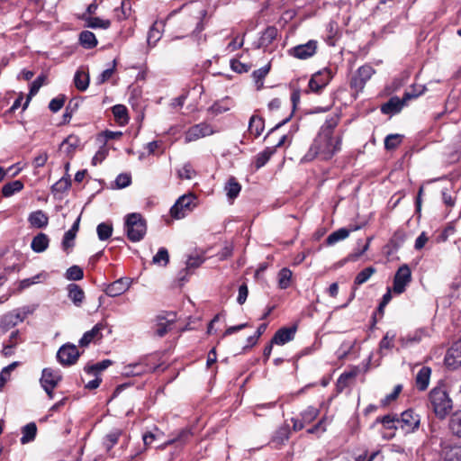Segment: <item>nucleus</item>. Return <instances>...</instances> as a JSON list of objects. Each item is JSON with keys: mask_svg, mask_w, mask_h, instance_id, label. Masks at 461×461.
I'll use <instances>...</instances> for the list:
<instances>
[{"mask_svg": "<svg viewBox=\"0 0 461 461\" xmlns=\"http://www.w3.org/2000/svg\"><path fill=\"white\" fill-rule=\"evenodd\" d=\"M340 138L335 139L331 135L319 132L302 160L310 162L315 158L328 160L340 149Z\"/></svg>", "mask_w": 461, "mask_h": 461, "instance_id": "1", "label": "nucleus"}, {"mask_svg": "<svg viewBox=\"0 0 461 461\" xmlns=\"http://www.w3.org/2000/svg\"><path fill=\"white\" fill-rule=\"evenodd\" d=\"M429 401L434 413L439 419H444L452 410V401L443 388H433L429 393Z\"/></svg>", "mask_w": 461, "mask_h": 461, "instance_id": "2", "label": "nucleus"}, {"mask_svg": "<svg viewBox=\"0 0 461 461\" xmlns=\"http://www.w3.org/2000/svg\"><path fill=\"white\" fill-rule=\"evenodd\" d=\"M125 230L131 241H140L146 234V221L140 213H131L125 220Z\"/></svg>", "mask_w": 461, "mask_h": 461, "instance_id": "3", "label": "nucleus"}, {"mask_svg": "<svg viewBox=\"0 0 461 461\" xmlns=\"http://www.w3.org/2000/svg\"><path fill=\"white\" fill-rule=\"evenodd\" d=\"M196 196L193 194H183L170 208V215L176 220L185 218L196 206Z\"/></svg>", "mask_w": 461, "mask_h": 461, "instance_id": "4", "label": "nucleus"}, {"mask_svg": "<svg viewBox=\"0 0 461 461\" xmlns=\"http://www.w3.org/2000/svg\"><path fill=\"white\" fill-rule=\"evenodd\" d=\"M423 93H425L424 86H422V88L418 93H404L402 99L398 96L391 97L385 104L382 105L381 112L384 114L398 113L405 105L406 102L419 97Z\"/></svg>", "mask_w": 461, "mask_h": 461, "instance_id": "5", "label": "nucleus"}, {"mask_svg": "<svg viewBox=\"0 0 461 461\" xmlns=\"http://www.w3.org/2000/svg\"><path fill=\"white\" fill-rule=\"evenodd\" d=\"M375 74V69L369 65H364L358 68L357 73L353 76L350 80V87L357 94L361 92L366 82L372 77Z\"/></svg>", "mask_w": 461, "mask_h": 461, "instance_id": "6", "label": "nucleus"}, {"mask_svg": "<svg viewBox=\"0 0 461 461\" xmlns=\"http://www.w3.org/2000/svg\"><path fill=\"white\" fill-rule=\"evenodd\" d=\"M411 281V271L409 266L404 264L398 268L394 275L393 292L396 294H402Z\"/></svg>", "mask_w": 461, "mask_h": 461, "instance_id": "7", "label": "nucleus"}, {"mask_svg": "<svg viewBox=\"0 0 461 461\" xmlns=\"http://www.w3.org/2000/svg\"><path fill=\"white\" fill-rule=\"evenodd\" d=\"M215 132L213 127L207 122H200L190 127L185 132V142L190 143L201 138L212 135Z\"/></svg>", "mask_w": 461, "mask_h": 461, "instance_id": "8", "label": "nucleus"}, {"mask_svg": "<svg viewBox=\"0 0 461 461\" xmlns=\"http://www.w3.org/2000/svg\"><path fill=\"white\" fill-rule=\"evenodd\" d=\"M420 423V415L411 409L404 411L402 412L401 417H398L399 426L407 433L414 432L418 429Z\"/></svg>", "mask_w": 461, "mask_h": 461, "instance_id": "9", "label": "nucleus"}, {"mask_svg": "<svg viewBox=\"0 0 461 461\" xmlns=\"http://www.w3.org/2000/svg\"><path fill=\"white\" fill-rule=\"evenodd\" d=\"M80 353L74 344H65L59 348L57 352V359L62 366L74 365Z\"/></svg>", "mask_w": 461, "mask_h": 461, "instance_id": "10", "label": "nucleus"}, {"mask_svg": "<svg viewBox=\"0 0 461 461\" xmlns=\"http://www.w3.org/2000/svg\"><path fill=\"white\" fill-rule=\"evenodd\" d=\"M318 48V42L314 40H310L304 44H300L288 50V54L298 59H307L312 57Z\"/></svg>", "mask_w": 461, "mask_h": 461, "instance_id": "11", "label": "nucleus"}, {"mask_svg": "<svg viewBox=\"0 0 461 461\" xmlns=\"http://www.w3.org/2000/svg\"><path fill=\"white\" fill-rule=\"evenodd\" d=\"M332 78V73L329 68H324L313 74L309 81V88L313 93H320Z\"/></svg>", "mask_w": 461, "mask_h": 461, "instance_id": "12", "label": "nucleus"}, {"mask_svg": "<svg viewBox=\"0 0 461 461\" xmlns=\"http://www.w3.org/2000/svg\"><path fill=\"white\" fill-rule=\"evenodd\" d=\"M375 423H382L385 429L390 430L391 432L384 434L383 438L385 439H391L394 437V431L399 426L398 416L395 414H387L383 417H377Z\"/></svg>", "mask_w": 461, "mask_h": 461, "instance_id": "13", "label": "nucleus"}, {"mask_svg": "<svg viewBox=\"0 0 461 461\" xmlns=\"http://www.w3.org/2000/svg\"><path fill=\"white\" fill-rule=\"evenodd\" d=\"M445 365L452 370L457 369L461 366V349L458 342H456L447 350L445 357Z\"/></svg>", "mask_w": 461, "mask_h": 461, "instance_id": "14", "label": "nucleus"}, {"mask_svg": "<svg viewBox=\"0 0 461 461\" xmlns=\"http://www.w3.org/2000/svg\"><path fill=\"white\" fill-rule=\"evenodd\" d=\"M131 284L129 278H119L107 286L105 294L111 297L119 296L130 288Z\"/></svg>", "mask_w": 461, "mask_h": 461, "instance_id": "15", "label": "nucleus"}, {"mask_svg": "<svg viewBox=\"0 0 461 461\" xmlns=\"http://www.w3.org/2000/svg\"><path fill=\"white\" fill-rule=\"evenodd\" d=\"M295 332V327L281 328L275 333L272 339V343L276 345H284L294 339Z\"/></svg>", "mask_w": 461, "mask_h": 461, "instance_id": "16", "label": "nucleus"}, {"mask_svg": "<svg viewBox=\"0 0 461 461\" xmlns=\"http://www.w3.org/2000/svg\"><path fill=\"white\" fill-rule=\"evenodd\" d=\"M61 375L59 371L51 368H44L40 379L41 385L57 386L61 381Z\"/></svg>", "mask_w": 461, "mask_h": 461, "instance_id": "17", "label": "nucleus"}, {"mask_svg": "<svg viewBox=\"0 0 461 461\" xmlns=\"http://www.w3.org/2000/svg\"><path fill=\"white\" fill-rule=\"evenodd\" d=\"M103 324L98 323L95 325L92 330L84 333L83 337L79 340V345L81 347H86L91 342L101 339V331L103 330Z\"/></svg>", "mask_w": 461, "mask_h": 461, "instance_id": "18", "label": "nucleus"}, {"mask_svg": "<svg viewBox=\"0 0 461 461\" xmlns=\"http://www.w3.org/2000/svg\"><path fill=\"white\" fill-rule=\"evenodd\" d=\"M175 317V313L167 314V318L163 316H158V322L155 328L156 335H158V337L165 336L167 333L168 330L170 329V326L173 324Z\"/></svg>", "mask_w": 461, "mask_h": 461, "instance_id": "19", "label": "nucleus"}, {"mask_svg": "<svg viewBox=\"0 0 461 461\" xmlns=\"http://www.w3.org/2000/svg\"><path fill=\"white\" fill-rule=\"evenodd\" d=\"M156 367L149 366L148 364L140 361L134 364H130L124 367V373L127 375H141L145 373L153 372Z\"/></svg>", "mask_w": 461, "mask_h": 461, "instance_id": "20", "label": "nucleus"}, {"mask_svg": "<svg viewBox=\"0 0 461 461\" xmlns=\"http://www.w3.org/2000/svg\"><path fill=\"white\" fill-rule=\"evenodd\" d=\"M404 239L405 237L402 232L396 231L390 239L388 243L384 246V253L387 256H391L393 253H395L399 249V248L403 244Z\"/></svg>", "mask_w": 461, "mask_h": 461, "instance_id": "21", "label": "nucleus"}, {"mask_svg": "<svg viewBox=\"0 0 461 461\" xmlns=\"http://www.w3.org/2000/svg\"><path fill=\"white\" fill-rule=\"evenodd\" d=\"M122 435V429L120 428H113L103 438V446L109 452L119 441L120 437Z\"/></svg>", "mask_w": 461, "mask_h": 461, "instance_id": "22", "label": "nucleus"}, {"mask_svg": "<svg viewBox=\"0 0 461 461\" xmlns=\"http://www.w3.org/2000/svg\"><path fill=\"white\" fill-rule=\"evenodd\" d=\"M67 290L68 298L76 306L79 307L85 300V293L83 289L77 284H69Z\"/></svg>", "mask_w": 461, "mask_h": 461, "instance_id": "23", "label": "nucleus"}, {"mask_svg": "<svg viewBox=\"0 0 461 461\" xmlns=\"http://www.w3.org/2000/svg\"><path fill=\"white\" fill-rule=\"evenodd\" d=\"M28 221L32 227L41 229L48 225L49 218L44 212L38 210L29 215Z\"/></svg>", "mask_w": 461, "mask_h": 461, "instance_id": "24", "label": "nucleus"}, {"mask_svg": "<svg viewBox=\"0 0 461 461\" xmlns=\"http://www.w3.org/2000/svg\"><path fill=\"white\" fill-rule=\"evenodd\" d=\"M50 243V239L45 233L37 234L32 240L31 248L36 253H41L45 251Z\"/></svg>", "mask_w": 461, "mask_h": 461, "instance_id": "25", "label": "nucleus"}, {"mask_svg": "<svg viewBox=\"0 0 461 461\" xmlns=\"http://www.w3.org/2000/svg\"><path fill=\"white\" fill-rule=\"evenodd\" d=\"M163 27L164 24L161 22H155L150 27L147 37L148 44L150 47H154L156 43L160 40Z\"/></svg>", "mask_w": 461, "mask_h": 461, "instance_id": "26", "label": "nucleus"}, {"mask_svg": "<svg viewBox=\"0 0 461 461\" xmlns=\"http://www.w3.org/2000/svg\"><path fill=\"white\" fill-rule=\"evenodd\" d=\"M426 335L424 330H417L411 333L407 334L404 337L400 338L399 341L402 347L406 348L411 345L419 343L421 341L422 338Z\"/></svg>", "mask_w": 461, "mask_h": 461, "instance_id": "27", "label": "nucleus"}, {"mask_svg": "<svg viewBox=\"0 0 461 461\" xmlns=\"http://www.w3.org/2000/svg\"><path fill=\"white\" fill-rule=\"evenodd\" d=\"M431 375V369L428 366H423L420 369L416 375V385L419 390L424 391L428 388L429 384V378Z\"/></svg>", "mask_w": 461, "mask_h": 461, "instance_id": "28", "label": "nucleus"}, {"mask_svg": "<svg viewBox=\"0 0 461 461\" xmlns=\"http://www.w3.org/2000/svg\"><path fill=\"white\" fill-rule=\"evenodd\" d=\"M358 230V227H355L354 229H351V230H348L346 228H340V229L333 231L332 233H330L328 236V238L326 240V243L329 246H332V245L336 244L337 242L347 239L348 237V235L350 234V232L352 230Z\"/></svg>", "mask_w": 461, "mask_h": 461, "instance_id": "29", "label": "nucleus"}, {"mask_svg": "<svg viewBox=\"0 0 461 461\" xmlns=\"http://www.w3.org/2000/svg\"><path fill=\"white\" fill-rule=\"evenodd\" d=\"M82 19L86 23V26L92 29H108L111 25V22L108 19L86 16V14H83Z\"/></svg>", "mask_w": 461, "mask_h": 461, "instance_id": "30", "label": "nucleus"}, {"mask_svg": "<svg viewBox=\"0 0 461 461\" xmlns=\"http://www.w3.org/2000/svg\"><path fill=\"white\" fill-rule=\"evenodd\" d=\"M278 31L274 26L267 27L261 34L258 41L259 48L268 47L276 38Z\"/></svg>", "mask_w": 461, "mask_h": 461, "instance_id": "31", "label": "nucleus"}, {"mask_svg": "<svg viewBox=\"0 0 461 461\" xmlns=\"http://www.w3.org/2000/svg\"><path fill=\"white\" fill-rule=\"evenodd\" d=\"M21 443L23 445L34 440L37 434V426L34 422H30L22 428Z\"/></svg>", "mask_w": 461, "mask_h": 461, "instance_id": "32", "label": "nucleus"}, {"mask_svg": "<svg viewBox=\"0 0 461 461\" xmlns=\"http://www.w3.org/2000/svg\"><path fill=\"white\" fill-rule=\"evenodd\" d=\"M264 128V119L258 115H252L249 123V131L250 133L255 137H258L263 132Z\"/></svg>", "mask_w": 461, "mask_h": 461, "instance_id": "33", "label": "nucleus"}, {"mask_svg": "<svg viewBox=\"0 0 461 461\" xmlns=\"http://www.w3.org/2000/svg\"><path fill=\"white\" fill-rule=\"evenodd\" d=\"M232 105V101L230 98L226 97L225 99H222L221 101L215 102L209 109L208 111L212 113L213 115H218L222 113H225L230 109Z\"/></svg>", "mask_w": 461, "mask_h": 461, "instance_id": "34", "label": "nucleus"}, {"mask_svg": "<svg viewBox=\"0 0 461 461\" xmlns=\"http://www.w3.org/2000/svg\"><path fill=\"white\" fill-rule=\"evenodd\" d=\"M79 145V140L76 136H68L67 139H65L61 145H60V150L64 153H66L68 156H70L74 153L76 149Z\"/></svg>", "mask_w": 461, "mask_h": 461, "instance_id": "35", "label": "nucleus"}, {"mask_svg": "<svg viewBox=\"0 0 461 461\" xmlns=\"http://www.w3.org/2000/svg\"><path fill=\"white\" fill-rule=\"evenodd\" d=\"M192 436H193V432H192L191 429H187V428L183 429L177 433V435L175 438H170L163 446H161V448H164L167 446L172 445L176 442L185 444L192 438Z\"/></svg>", "mask_w": 461, "mask_h": 461, "instance_id": "36", "label": "nucleus"}, {"mask_svg": "<svg viewBox=\"0 0 461 461\" xmlns=\"http://www.w3.org/2000/svg\"><path fill=\"white\" fill-rule=\"evenodd\" d=\"M23 188V183L21 180H14L6 183L2 187V194L5 197H10Z\"/></svg>", "mask_w": 461, "mask_h": 461, "instance_id": "37", "label": "nucleus"}, {"mask_svg": "<svg viewBox=\"0 0 461 461\" xmlns=\"http://www.w3.org/2000/svg\"><path fill=\"white\" fill-rule=\"evenodd\" d=\"M79 41L86 49H93L97 45L95 35L90 31H83L79 34Z\"/></svg>", "mask_w": 461, "mask_h": 461, "instance_id": "38", "label": "nucleus"}, {"mask_svg": "<svg viewBox=\"0 0 461 461\" xmlns=\"http://www.w3.org/2000/svg\"><path fill=\"white\" fill-rule=\"evenodd\" d=\"M339 121V117L337 114L329 116L324 124L321 127L320 133H325L327 135L333 136V131L337 127Z\"/></svg>", "mask_w": 461, "mask_h": 461, "instance_id": "39", "label": "nucleus"}, {"mask_svg": "<svg viewBox=\"0 0 461 461\" xmlns=\"http://www.w3.org/2000/svg\"><path fill=\"white\" fill-rule=\"evenodd\" d=\"M375 273V268L373 267H368L360 271L354 280V287L353 289L356 290L357 286L365 284L368 281V279L372 276L373 274Z\"/></svg>", "mask_w": 461, "mask_h": 461, "instance_id": "40", "label": "nucleus"}, {"mask_svg": "<svg viewBox=\"0 0 461 461\" xmlns=\"http://www.w3.org/2000/svg\"><path fill=\"white\" fill-rule=\"evenodd\" d=\"M74 83L79 91H85L89 85V76L85 71L77 70L74 77Z\"/></svg>", "mask_w": 461, "mask_h": 461, "instance_id": "41", "label": "nucleus"}, {"mask_svg": "<svg viewBox=\"0 0 461 461\" xmlns=\"http://www.w3.org/2000/svg\"><path fill=\"white\" fill-rule=\"evenodd\" d=\"M17 324L19 323L11 312L4 314L0 319V329L3 332H6L10 329L15 327Z\"/></svg>", "mask_w": 461, "mask_h": 461, "instance_id": "42", "label": "nucleus"}, {"mask_svg": "<svg viewBox=\"0 0 461 461\" xmlns=\"http://www.w3.org/2000/svg\"><path fill=\"white\" fill-rule=\"evenodd\" d=\"M275 153V148L267 147L262 152H259L256 158V167L260 168L267 164Z\"/></svg>", "mask_w": 461, "mask_h": 461, "instance_id": "43", "label": "nucleus"}, {"mask_svg": "<svg viewBox=\"0 0 461 461\" xmlns=\"http://www.w3.org/2000/svg\"><path fill=\"white\" fill-rule=\"evenodd\" d=\"M96 232L100 240H107L113 234V225L108 222H101L96 227Z\"/></svg>", "mask_w": 461, "mask_h": 461, "instance_id": "44", "label": "nucleus"}, {"mask_svg": "<svg viewBox=\"0 0 461 461\" xmlns=\"http://www.w3.org/2000/svg\"><path fill=\"white\" fill-rule=\"evenodd\" d=\"M113 113L115 120L120 124H125L128 122L127 108L122 104H116L113 107Z\"/></svg>", "mask_w": 461, "mask_h": 461, "instance_id": "45", "label": "nucleus"}, {"mask_svg": "<svg viewBox=\"0 0 461 461\" xmlns=\"http://www.w3.org/2000/svg\"><path fill=\"white\" fill-rule=\"evenodd\" d=\"M292 279V271L286 267L282 268L278 273V285L281 289L289 287Z\"/></svg>", "mask_w": 461, "mask_h": 461, "instance_id": "46", "label": "nucleus"}, {"mask_svg": "<svg viewBox=\"0 0 461 461\" xmlns=\"http://www.w3.org/2000/svg\"><path fill=\"white\" fill-rule=\"evenodd\" d=\"M395 337L396 334L394 331H387L379 343L380 351L383 352L384 350L392 349L394 346L393 340Z\"/></svg>", "mask_w": 461, "mask_h": 461, "instance_id": "47", "label": "nucleus"}, {"mask_svg": "<svg viewBox=\"0 0 461 461\" xmlns=\"http://www.w3.org/2000/svg\"><path fill=\"white\" fill-rule=\"evenodd\" d=\"M176 174L180 179L191 180L196 175V172L190 163H185L176 170Z\"/></svg>", "mask_w": 461, "mask_h": 461, "instance_id": "48", "label": "nucleus"}, {"mask_svg": "<svg viewBox=\"0 0 461 461\" xmlns=\"http://www.w3.org/2000/svg\"><path fill=\"white\" fill-rule=\"evenodd\" d=\"M240 189V185L235 181L234 178H230L225 185V191L230 199L236 198L239 195Z\"/></svg>", "mask_w": 461, "mask_h": 461, "instance_id": "49", "label": "nucleus"}, {"mask_svg": "<svg viewBox=\"0 0 461 461\" xmlns=\"http://www.w3.org/2000/svg\"><path fill=\"white\" fill-rule=\"evenodd\" d=\"M169 262V255L167 249L160 248L152 258V263L159 266H167Z\"/></svg>", "mask_w": 461, "mask_h": 461, "instance_id": "50", "label": "nucleus"}, {"mask_svg": "<svg viewBox=\"0 0 461 461\" xmlns=\"http://www.w3.org/2000/svg\"><path fill=\"white\" fill-rule=\"evenodd\" d=\"M66 278L71 281H78L84 277L83 269L78 266H72L67 269Z\"/></svg>", "mask_w": 461, "mask_h": 461, "instance_id": "51", "label": "nucleus"}, {"mask_svg": "<svg viewBox=\"0 0 461 461\" xmlns=\"http://www.w3.org/2000/svg\"><path fill=\"white\" fill-rule=\"evenodd\" d=\"M319 412L317 408L309 406L301 413V418L306 424H309L318 417Z\"/></svg>", "mask_w": 461, "mask_h": 461, "instance_id": "52", "label": "nucleus"}, {"mask_svg": "<svg viewBox=\"0 0 461 461\" xmlns=\"http://www.w3.org/2000/svg\"><path fill=\"white\" fill-rule=\"evenodd\" d=\"M402 141V136L399 134H389L384 140V148L388 150L397 148Z\"/></svg>", "mask_w": 461, "mask_h": 461, "instance_id": "53", "label": "nucleus"}, {"mask_svg": "<svg viewBox=\"0 0 461 461\" xmlns=\"http://www.w3.org/2000/svg\"><path fill=\"white\" fill-rule=\"evenodd\" d=\"M71 185V180H70V176L68 175V176H64L62 178H60L58 182H56L53 185H52V192H59V193H61V192H65L66 190H68Z\"/></svg>", "mask_w": 461, "mask_h": 461, "instance_id": "54", "label": "nucleus"}, {"mask_svg": "<svg viewBox=\"0 0 461 461\" xmlns=\"http://www.w3.org/2000/svg\"><path fill=\"white\" fill-rule=\"evenodd\" d=\"M449 429L455 435L458 437L461 435V416L457 412L452 415L449 421Z\"/></svg>", "mask_w": 461, "mask_h": 461, "instance_id": "55", "label": "nucleus"}, {"mask_svg": "<svg viewBox=\"0 0 461 461\" xmlns=\"http://www.w3.org/2000/svg\"><path fill=\"white\" fill-rule=\"evenodd\" d=\"M115 67H116V60L114 59L113 61V65L111 68L104 70L96 78V83L98 85H102L104 83H105L106 81H108L113 75L114 73V70H115Z\"/></svg>", "mask_w": 461, "mask_h": 461, "instance_id": "56", "label": "nucleus"}, {"mask_svg": "<svg viewBox=\"0 0 461 461\" xmlns=\"http://www.w3.org/2000/svg\"><path fill=\"white\" fill-rule=\"evenodd\" d=\"M456 224H457L456 221L449 222L444 229L441 235L439 236V238H438L439 240L446 241L448 240V238H450L452 235H454L457 230Z\"/></svg>", "mask_w": 461, "mask_h": 461, "instance_id": "57", "label": "nucleus"}, {"mask_svg": "<svg viewBox=\"0 0 461 461\" xmlns=\"http://www.w3.org/2000/svg\"><path fill=\"white\" fill-rule=\"evenodd\" d=\"M111 365H112V361L109 360V359H105V360H103V361H101L99 363H96L95 365L86 366L85 368V370H86V372H87L89 374L95 373V372H101V371L106 369Z\"/></svg>", "mask_w": 461, "mask_h": 461, "instance_id": "58", "label": "nucleus"}, {"mask_svg": "<svg viewBox=\"0 0 461 461\" xmlns=\"http://www.w3.org/2000/svg\"><path fill=\"white\" fill-rule=\"evenodd\" d=\"M11 312L14 314V316L15 317L18 323H21L24 321V319L29 314L32 313V311L30 310L29 307H23V308L14 309V310L11 311Z\"/></svg>", "mask_w": 461, "mask_h": 461, "instance_id": "59", "label": "nucleus"}, {"mask_svg": "<svg viewBox=\"0 0 461 461\" xmlns=\"http://www.w3.org/2000/svg\"><path fill=\"white\" fill-rule=\"evenodd\" d=\"M402 386L401 384H397L393 391L387 394L382 401H381V404L384 405V406H386L388 404H390L393 401H394L400 394V393L402 392Z\"/></svg>", "mask_w": 461, "mask_h": 461, "instance_id": "60", "label": "nucleus"}, {"mask_svg": "<svg viewBox=\"0 0 461 461\" xmlns=\"http://www.w3.org/2000/svg\"><path fill=\"white\" fill-rule=\"evenodd\" d=\"M75 233L72 231H66L62 240V248L64 250L68 251L69 249L74 247V240L76 238Z\"/></svg>", "mask_w": 461, "mask_h": 461, "instance_id": "61", "label": "nucleus"}, {"mask_svg": "<svg viewBox=\"0 0 461 461\" xmlns=\"http://www.w3.org/2000/svg\"><path fill=\"white\" fill-rule=\"evenodd\" d=\"M270 69L269 65H266L253 72V77L257 84L261 83L263 79L266 77V76L268 74Z\"/></svg>", "mask_w": 461, "mask_h": 461, "instance_id": "62", "label": "nucleus"}, {"mask_svg": "<svg viewBox=\"0 0 461 461\" xmlns=\"http://www.w3.org/2000/svg\"><path fill=\"white\" fill-rule=\"evenodd\" d=\"M131 183V177L128 174H120L115 179V185L118 188H124L130 185Z\"/></svg>", "mask_w": 461, "mask_h": 461, "instance_id": "63", "label": "nucleus"}, {"mask_svg": "<svg viewBox=\"0 0 461 461\" xmlns=\"http://www.w3.org/2000/svg\"><path fill=\"white\" fill-rule=\"evenodd\" d=\"M64 103H65V97L58 96L56 98H53L50 102L49 108L51 112L57 113L62 108V106L64 105Z\"/></svg>", "mask_w": 461, "mask_h": 461, "instance_id": "64", "label": "nucleus"}]
</instances>
